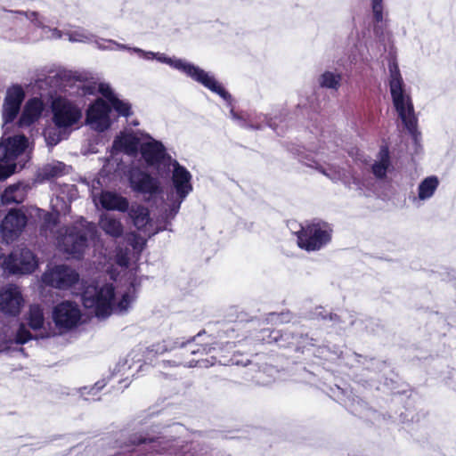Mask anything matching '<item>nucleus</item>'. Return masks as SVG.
<instances>
[{"mask_svg": "<svg viewBox=\"0 0 456 456\" xmlns=\"http://www.w3.org/2000/svg\"><path fill=\"white\" fill-rule=\"evenodd\" d=\"M95 44L101 50H128L146 61L156 59L159 62L166 63L172 68L183 72L194 81L201 84L206 88L218 94L224 100L228 101L231 98V95L211 73L207 72L199 66H195L194 64L187 62L182 59L170 58L166 56L164 53L147 52L137 47H129L113 40L102 39L101 41H96Z\"/></svg>", "mask_w": 456, "mask_h": 456, "instance_id": "obj_1", "label": "nucleus"}, {"mask_svg": "<svg viewBox=\"0 0 456 456\" xmlns=\"http://www.w3.org/2000/svg\"><path fill=\"white\" fill-rule=\"evenodd\" d=\"M134 298V282H130L127 289L121 293V298L118 302H116L114 288L110 283L88 285L82 296L84 306L91 310L98 318H106L112 313H126Z\"/></svg>", "mask_w": 456, "mask_h": 456, "instance_id": "obj_2", "label": "nucleus"}, {"mask_svg": "<svg viewBox=\"0 0 456 456\" xmlns=\"http://www.w3.org/2000/svg\"><path fill=\"white\" fill-rule=\"evenodd\" d=\"M389 87L393 104L405 128L411 134H414L417 118L414 114L413 104L409 94L405 91L403 80L395 62L389 64Z\"/></svg>", "mask_w": 456, "mask_h": 456, "instance_id": "obj_3", "label": "nucleus"}, {"mask_svg": "<svg viewBox=\"0 0 456 456\" xmlns=\"http://www.w3.org/2000/svg\"><path fill=\"white\" fill-rule=\"evenodd\" d=\"M171 163L173 166L172 183L176 196L175 198L173 194L167 196V202H165L160 208V216L166 223H169L175 216L182 202L192 191L191 173L177 161L174 160Z\"/></svg>", "mask_w": 456, "mask_h": 456, "instance_id": "obj_4", "label": "nucleus"}, {"mask_svg": "<svg viewBox=\"0 0 456 456\" xmlns=\"http://www.w3.org/2000/svg\"><path fill=\"white\" fill-rule=\"evenodd\" d=\"M28 139L24 135H16L0 142V180L6 179L15 173L19 166L22 168L28 159L25 151Z\"/></svg>", "mask_w": 456, "mask_h": 456, "instance_id": "obj_5", "label": "nucleus"}, {"mask_svg": "<svg viewBox=\"0 0 456 456\" xmlns=\"http://www.w3.org/2000/svg\"><path fill=\"white\" fill-rule=\"evenodd\" d=\"M90 231L84 219L74 226L61 229L57 237L59 249L74 258L80 257L87 247V234Z\"/></svg>", "mask_w": 456, "mask_h": 456, "instance_id": "obj_6", "label": "nucleus"}, {"mask_svg": "<svg viewBox=\"0 0 456 456\" xmlns=\"http://www.w3.org/2000/svg\"><path fill=\"white\" fill-rule=\"evenodd\" d=\"M53 122L66 132L78 126L83 117L81 107L66 97H56L52 102Z\"/></svg>", "mask_w": 456, "mask_h": 456, "instance_id": "obj_7", "label": "nucleus"}, {"mask_svg": "<svg viewBox=\"0 0 456 456\" xmlns=\"http://www.w3.org/2000/svg\"><path fill=\"white\" fill-rule=\"evenodd\" d=\"M332 229L324 222L307 224L297 232V244L307 251L321 249L331 239Z\"/></svg>", "mask_w": 456, "mask_h": 456, "instance_id": "obj_8", "label": "nucleus"}, {"mask_svg": "<svg viewBox=\"0 0 456 456\" xmlns=\"http://www.w3.org/2000/svg\"><path fill=\"white\" fill-rule=\"evenodd\" d=\"M139 444H146V439H140ZM143 450L149 451L145 456H155L156 454L168 453L174 456H194L191 451V444L178 445L173 444L167 440L157 439L150 440L148 444H145ZM142 450H130L126 448L123 452L115 456H140Z\"/></svg>", "mask_w": 456, "mask_h": 456, "instance_id": "obj_9", "label": "nucleus"}, {"mask_svg": "<svg viewBox=\"0 0 456 456\" xmlns=\"http://www.w3.org/2000/svg\"><path fill=\"white\" fill-rule=\"evenodd\" d=\"M82 314L79 305L71 301H63L54 306L53 320L60 333L67 332L81 322Z\"/></svg>", "mask_w": 456, "mask_h": 456, "instance_id": "obj_10", "label": "nucleus"}, {"mask_svg": "<svg viewBox=\"0 0 456 456\" xmlns=\"http://www.w3.org/2000/svg\"><path fill=\"white\" fill-rule=\"evenodd\" d=\"M0 265L10 273H30L37 266V261L34 254L28 248H20L13 251L8 257L0 261Z\"/></svg>", "mask_w": 456, "mask_h": 456, "instance_id": "obj_11", "label": "nucleus"}, {"mask_svg": "<svg viewBox=\"0 0 456 456\" xmlns=\"http://www.w3.org/2000/svg\"><path fill=\"white\" fill-rule=\"evenodd\" d=\"M142 138L133 132H122L113 141L111 158L107 160L102 172L110 173L114 162L118 161L116 155L124 152L129 156H135L142 143Z\"/></svg>", "mask_w": 456, "mask_h": 456, "instance_id": "obj_12", "label": "nucleus"}, {"mask_svg": "<svg viewBox=\"0 0 456 456\" xmlns=\"http://www.w3.org/2000/svg\"><path fill=\"white\" fill-rule=\"evenodd\" d=\"M77 281V273L64 265L49 266L42 275L44 284L61 289L71 287Z\"/></svg>", "mask_w": 456, "mask_h": 456, "instance_id": "obj_13", "label": "nucleus"}, {"mask_svg": "<svg viewBox=\"0 0 456 456\" xmlns=\"http://www.w3.org/2000/svg\"><path fill=\"white\" fill-rule=\"evenodd\" d=\"M130 187L133 191L151 197L162 191L160 181L139 168H132L128 176Z\"/></svg>", "mask_w": 456, "mask_h": 456, "instance_id": "obj_14", "label": "nucleus"}, {"mask_svg": "<svg viewBox=\"0 0 456 456\" xmlns=\"http://www.w3.org/2000/svg\"><path fill=\"white\" fill-rule=\"evenodd\" d=\"M27 224V216L20 209H12L1 223L0 231L3 239L7 242L15 240L23 232Z\"/></svg>", "mask_w": 456, "mask_h": 456, "instance_id": "obj_15", "label": "nucleus"}, {"mask_svg": "<svg viewBox=\"0 0 456 456\" xmlns=\"http://www.w3.org/2000/svg\"><path fill=\"white\" fill-rule=\"evenodd\" d=\"M23 305L24 299L19 287L7 284L0 289V310L3 314L16 316Z\"/></svg>", "mask_w": 456, "mask_h": 456, "instance_id": "obj_16", "label": "nucleus"}, {"mask_svg": "<svg viewBox=\"0 0 456 456\" xmlns=\"http://www.w3.org/2000/svg\"><path fill=\"white\" fill-rule=\"evenodd\" d=\"M110 107L102 99L96 100L86 111V123L94 130L102 132L110 126Z\"/></svg>", "mask_w": 456, "mask_h": 456, "instance_id": "obj_17", "label": "nucleus"}, {"mask_svg": "<svg viewBox=\"0 0 456 456\" xmlns=\"http://www.w3.org/2000/svg\"><path fill=\"white\" fill-rule=\"evenodd\" d=\"M140 151L142 159L149 166H169L172 162L170 158H166L165 148L161 142L146 136V141L142 142Z\"/></svg>", "mask_w": 456, "mask_h": 456, "instance_id": "obj_18", "label": "nucleus"}, {"mask_svg": "<svg viewBox=\"0 0 456 456\" xmlns=\"http://www.w3.org/2000/svg\"><path fill=\"white\" fill-rule=\"evenodd\" d=\"M301 161L308 167H314L319 170L322 174L329 177L330 180L338 182L341 181L346 185H347L350 189H354L358 191H362V185L359 179L354 176H350L346 174V172L340 170L335 166L326 165L322 166L319 164L316 160L314 159H301Z\"/></svg>", "mask_w": 456, "mask_h": 456, "instance_id": "obj_19", "label": "nucleus"}, {"mask_svg": "<svg viewBox=\"0 0 456 456\" xmlns=\"http://www.w3.org/2000/svg\"><path fill=\"white\" fill-rule=\"evenodd\" d=\"M24 96V92L19 86H12L7 90L3 104L4 126H6L16 118Z\"/></svg>", "mask_w": 456, "mask_h": 456, "instance_id": "obj_20", "label": "nucleus"}, {"mask_svg": "<svg viewBox=\"0 0 456 456\" xmlns=\"http://www.w3.org/2000/svg\"><path fill=\"white\" fill-rule=\"evenodd\" d=\"M126 211L132 224L139 232H142L148 236L159 232V230L153 232L150 231V228L151 227V218L150 216V210L147 207L139 203H133L131 206L128 205V209Z\"/></svg>", "mask_w": 456, "mask_h": 456, "instance_id": "obj_21", "label": "nucleus"}, {"mask_svg": "<svg viewBox=\"0 0 456 456\" xmlns=\"http://www.w3.org/2000/svg\"><path fill=\"white\" fill-rule=\"evenodd\" d=\"M92 197L95 205L100 204L107 210L126 212L128 209L129 202L127 199L117 192L104 191L97 194L93 191Z\"/></svg>", "mask_w": 456, "mask_h": 456, "instance_id": "obj_22", "label": "nucleus"}, {"mask_svg": "<svg viewBox=\"0 0 456 456\" xmlns=\"http://www.w3.org/2000/svg\"><path fill=\"white\" fill-rule=\"evenodd\" d=\"M16 18L20 20H28L37 28L40 29V37L45 39H58L62 37L61 31L57 28H51L49 26L45 24V18H41L36 12H15Z\"/></svg>", "mask_w": 456, "mask_h": 456, "instance_id": "obj_23", "label": "nucleus"}, {"mask_svg": "<svg viewBox=\"0 0 456 456\" xmlns=\"http://www.w3.org/2000/svg\"><path fill=\"white\" fill-rule=\"evenodd\" d=\"M43 110L44 103L41 99L35 97L28 100L20 118L19 126L21 127L29 126L40 118Z\"/></svg>", "mask_w": 456, "mask_h": 456, "instance_id": "obj_24", "label": "nucleus"}, {"mask_svg": "<svg viewBox=\"0 0 456 456\" xmlns=\"http://www.w3.org/2000/svg\"><path fill=\"white\" fill-rule=\"evenodd\" d=\"M99 225L106 234L114 238L120 237L124 232V226L120 219L109 213L101 215Z\"/></svg>", "mask_w": 456, "mask_h": 456, "instance_id": "obj_25", "label": "nucleus"}, {"mask_svg": "<svg viewBox=\"0 0 456 456\" xmlns=\"http://www.w3.org/2000/svg\"><path fill=\"white\" fill-rule=\"evenodd\" d=\"M439 185V180L435 175L426 177L418 186V196L412 199L414 203L429 200L435 194Z\"/></svg>", "mask_w": 456, "mask_h": 456, "instance_id": "obj_26", "label": "nucleus"}, {"mask_svg": "<svg viewBox=\"0 0 456 456\" xmlns=\"http://www.w3.org/2000/svg\"><path fill=\"white\" fill-rule=\"evenodd\" d=\"M26 198V187L22 183H15L8 186L1 195L3 205L20 204Z\"/></svg>", "mask_w": 456, "mask_h": 456, "instance_id": "obj_27", "label": "nucleus"}, {"mask_svg": "<svg viewBox=\"0 0 456 456\" xmlns=\"http://www.w3.org/2000/svg\"><path fill=\"white\" fill-rule=\"evenodd\" d=\"M390 166L389 153L387 149H382L379 154V160L372 165V172L378 178L386 176Z\"/></svg>", "mask_w": 456, "mask_h": 456, "instance_id": "obj_28", "label": "nucleus"}, {"mask_svg": "<svg viewBox=\"0 0 456 456\" xmlns=\"http://www.w3.org/2000/svg\"><path fill=\"white\" fill-rule=\"evenodd\" d=\"M341 79L340 73L325 71L320 76L318 83L321 87L338 90L340 86Z\"/></svg>", "mask_w": 456, "mask_h": 456, "instance_id": "obj_29", "label": "nucleus"}, {"mask_svg": "<svg viewBox=\"0 0 456 456\" xmlns=\"http://www.w3.org/2000/svg\"><path fill=\"white\" fill-rule=\"evenodd\" d=\"M45 322L43 309L39 305H31L28 311V324L33 330H39Z\"/></svg>", "mask_w": 456, "mask_h": 456, "instance_id": "obj_30", "label": "nucleus"}, {"mask_svg": "<svg viewBox=\"0 0 456 456\" xmlns=\"http://www.w3.org/2000/svg\"><path fill=\"white\" fill-rule=\"evenodd\" d=\"M66 166L62 162H53L45 165L41 171L43 178L50 179L65 174Z\"/></svg>", "mask_w": 456, "mask_h": 456, "instance_id": "obj_31", "label": "nucleus"}, {"mask_svg": "<svg viewBox=\"0 0 456 456\" xmlns=\"http://www.w3.org/2000/svg\"><path fill=\"white\" fill-rule=\"evenodd\" d=\"M127 243L133 248L134 254L138 256L146 244V239L136 232H130L126 235Z\"/></svg>", "mask_w": 456, "mask_h": 456, "instance_id": "obj_32", "label": "nucleus"}, {"mask_svg": "<svg viewBox=\"0 0 456 456\" xmlns=\"http://www.w3.org/2000/svg\"><path fill=\"white\" fill-rule=\"evenodd\" d=\"M62 131L56 127H48L44 132V136L47 145L53 147L62 140Z\"/></svg>", "mask_w": 456, "mask_h": 456, "instance_id": "obj_33", "label": "nucleus"}, {"mask_svg": "<svg viewBox=\"0 0 456 456\" xmlns=\"http://www.w3.org/2000/svg\"><path fill=\"white\" fill-rule=\"evenodd\" d=\"M65 35L68 37V39L70 42H89L92 39V36L88 34L85 29L83 28H77L75 30H70L65 32Z\"/></svg>", "mask_w": 456, "mask_h": 456, "instance_id": "obj_34", "label": "nucleus"}, {"mask_svg": "<svg viewBox=\"0 0 456 456\" xmlns=\"http://www.w3.org/2000/svg\"><path fill=\"white\" fill-rule=\"evenodd\" d=\"M52 208L56 216L66 215L69 211V205L60 197L53 199L51 201Z\"/></svg>", "mask_w": 456, "mask_h": 456, "instance_id": "obj_35", "label": "nucleus"}, {"mask_svg": "<svg viewBox=\"0 0 456 456\" xmlns=\"http://www.w3.org/2000/svg\"><path fill=\"white\" fill-rule=\"evenodd\" d=\"M371 8L375 21L382 22L384 20L383 0H371Z\"/></svg>", "mask_w": 456, "mask_h": 456, "instance_id": "obj_36", "label": "nucleus"}, {"mask_svg": "<svg viewBox=\"0 0 456 456\" xmlns=\"http://www.w3.org/2000/svg\"><path fill=\"white\" fill-rule=\"evenodd\" d=\"M130 256L129 252L126 249L123 250L122 248H118L117 250L116 256H115V261L122 268H126L128 266V264L130 262Z\"/></svg>", "mask_w": 456, "mask_h": 456, "instance_id": "obj_37", "label": "nucleus"}, {"mask_svg": "<svg viewBox=\"0 0 456 456\" xmlns=\"http://www.w3.org/2000/svg\"><path fill=\"white\" fill-rule=\"evenodd\" d=\"M97 87H98V91L106 99H108V101L110 102V104L114 102V100H116L118 98L109 84L100 83Z\"/></svg>", "mask_w": 456, "mask_h": 456, "instance_id": "obj_38", "label": "nucleus"}, {"mask_svg": "<svg viewBox=\"0 0 456 456\" xmlns=\"http://www.w3.org/2000/svg\"><path fill=\"white\" fill-rule=\"evenodd\" d=\"M111 106L116 111L122 116H128L130 114V104L126 102L121 101L118 98L114 100Z\"/></svg>", "mask_w": 456, "mask_h": 456, "instance_id": "obj_39", "label": "nucleus"}, {"mask_svg": "<svg viewBox=\"0 0 456 456\" xmlns=\"http://www.w3.org/2000/svg\"><path fill=\"white\" fill-rule=\"evenodd\" d=\"M30 338L31 335L29 331L23 325H21L19 328L17 334L15 335L14 340L17 344H24L28 342Z\"/></svg>", "mask_w": 456, "mask_h": 456, "instance_id": "obj_40", "label": "nucleus"}, {"mask_svg": "<svg viewBox=\"0 0 456 456\" xmlns=\"http://www.w3.org/2000/svg\"><path fill=\"white\" fill-rule=\"evenodd\" d=\"M215 364V357L211 356L210 359L207 358V359H199L197 360V362L196 364H189V367H194V366H199V367H201V368H208L209 366H212Z\"/></svg>", "mask_w": 456, "mask_h": 456, "instance_id": "obj_41", "label": "nucleus"}, {"mask_svg": "<svg viewBox=\"0 0 456 456\" xmlns=\"http://www.w3.org/2000/svg\"><path fill=\"white\" fill-rule=\"evenodd\" d=\"M215 349H216L215 347L205 345V346H201L200 347H199L197 349L191 350V354L204 355V354H208L211 353Z\"/></svg>", "mask_w": 456, "mask_h": 456, "instance_id": "obj_42", "label": "nucleus"}, {"mask_svg": "<svg viewBox=\"0 0 456 456\" xmlns=\"http://www.w3.org/2000/svg\"><path fill=\"white\" fill-rule=\"evenodd\" d=\"M231 114L234 120H238L239 122H240L241 126H250L253 128H261L260 125H253L251 123L248 124L246 121H243L239 115H237L236 113L233 112V110L231 111Z\"/></svg>", "mask_w": 456, "mask_h": 456, "instance_id": "obj_43", "label": "nucleus"}, {"mask_svg": "<svg viewBox=\"0 0 456 456\" xmlns=\"http://www.w3.org/2000/svg\"><path fill=\"white\" fill-rule=\"evenodd\" d=\"M95 88H96L95 85H92V84L83 85L81 87L82 94H93L95 91Z\"/></svg>", "mask_w": 456, "mask_h": 456, "instance_id": "obj_44", "label": "nucleus"}, {"mask_svg": "<svg viewBox=\"0 0 456 456\" xmlns=\"http://www.w3.org/2000/svg\"><path fill=\"white\" fill-rule=\"evenodd\" d=\"M104 387V384H101L100 382H97L94 387H93L88 393L95 395L96 392L101 390Z\"/></svg>", "mask_w": 456, "mask_h": 456, "instance_id": "obj_45", "label": "nucleus"}, {"mask_svg": "<svg viewBox=\"0 0 456 456\" xmlns=\"http://www.w3.org/2000/svg\"><path fill=\"white\" fill-rule=\"evenodd\" d=\"M4 258V255L0 254V261L1 262H3Z\"/></svg>", "mask_w": 456, "mask_h": 456, "instance_id": "obj_46", "label": "nucleus"}]
</instances>
